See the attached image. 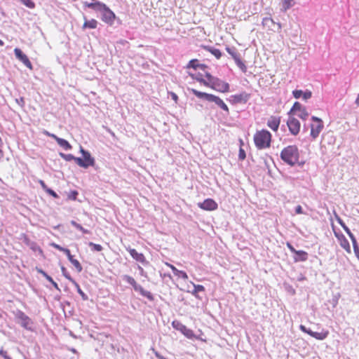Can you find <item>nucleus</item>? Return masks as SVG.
<instances>
[{"instance_id":"obj_63","label":"nucleus","mask_w":359,"mask_h":359,"mask_svg":"<svg viewBox=\"0 0 359 359\" xmlns=\"http://www.w3.org/2000/svg\"><path fill=\"white\" fill-rule=\"evenodd\" d=\"M51 284L53 285V286L57 289V290H59V287H58V285L56 282H55L54 280H53V282L51 283Z\"/></svg>"},{"instance_id":"obj_15","label":"nucleus","mask_w":359,"mask_h":359,"mask_svg":"<svg viewBox=\"0 0 359 359\" xmlns=\"http://www.w3.org/2000/svg\"><path fill=\"white\" fill-rule=\"evenodd\" d=\"M280 123V118L276 116H271L267 121V126L273 131H277Z\"/></svg>"},{"instance_id":"obj_59","label":"nucleus","mask_w":359,"mask_h":359,"mask_svg":"<svg viewBox=\"0 0 359 359\" xmlns=\"http://www.w3.org/2000/svg\"><path fill=\"white\" fill-rule=\"evenodd\" d=\"M113 18H114V25L115 24V22H116L118 25H120L121 23L120 19H118V18L116 19V17L114 13Z\"/></svg>"},{"instance_id":"obj_35","label":"nucleus","mask_w":359,"mask_h":359,"mask_svg":"<svg viewBox=\"0 0 359 359\" xmlns=\"http://www.w3.org/2000/svg\"><path fill=\"white\" fill-rule=\"evenodd\" d=\"M198 64L199 63L198 62V60H191L187 65V68H193L194 69H196L197 68H198Z\"/></svg>"},{"instance_id":"obj_49","label":"nucleus","mask_w":359,"mask_h":359,"mask_svg":"<svg viewBox=\"0 0 359 359\" xmlns=\"http://www.w3.org/2000/svg\"><path fill=\"white\" fill-rule=\"evenodd\" d=\"M46 193L48 194L49 195L52 196L55 198H58V195L53 190H52L50 189H46Z\"/></svg>"},{"instance_id":"obj_44","label":"nucleus","mask_w":359,"mask_h":359,"mask_svg":"<svg viewBox=\"0 0 359 359\" xmlns=\"http://www.w3.org/2000/svg\"><path fill=\"white\" fill-rule=\"evenodd\" d=\"M246 157V154H245V151L243 149H242L241 147L239 149V153H238V158L239 160H244Z\"/></svg>"},{"instance_id":"obj_19","label":"nucleus","mask_w":359,"mask_h":359,"mask_svg":"<svg viewBox=\"0 0 359 359\" xmlns=\"http://www.w3.org/2000/svg\"><path fill=\"white\" fill-rule=\"evenodd\" d=\"M129 252H130V255L132 256V257L133 259H135L136 261H137L143 264H148V262L146 261L145 257L142 253H139L135 249H130Z\"/></svg>"},{"instance_id":"obj_62","label":"nucleus","mask_w":359,"mask_h":359,"mask_svg":"<svg viewBox=\"0 0 359 359\" xmlns=\"http://www.w3.org/2000/svg\"><path fill=\"white\" fill-rule=\"evenodd\" d=\"M48 281H49L50 283L53 282V279L49 276V275H46L45 277H44Z\"/></svg>"},{"instance_id":"obj_42","label":"nucleus","mask_w":359,"mask_h":359,"mask_svg":"<svg viewBox=\"0 0 359 359\" xmlns=\"http://www.w3.org/2000/svg\"><path fill=\"white\" fill-rule=\"evenodd\" d=\"M303 91L302 90H294L292 91V95L294 98L299 99L302 96Z\"/></svg>"},{"instance_id":"obj_7","label":"nucleus","mask_w":359,"mask_h":359,"mask_svg":"<svg viewBox=\"0 0 359 359\" xmlns=\"http://www.w3.org/2000/svg\"><path fill=\"white\" fill-rule=\"evenodd\" d=\"M287 125L290 132L293 135H297L299 133L300 130V123L297 118L292 117V116H289Z\"/></svg>"},{"instance_id":"obj_25","label":"nucleus","mask_w":359,"mask_h":359,"mask_svg":"<svg viewBox=\"0 0 359 359\" xmlns=\"http://www.w3.org/2000/svg\"><path fill=\"white\" fill-rule=\"evenodd\" d=\"M189 76L193 79L196 80L197 81L200 82L201 83L203 84L204 86H207L209 85V83L207 82L206 80H205L203 78V75L201 73L197 74H189Z\"/></svg>"},{"instance_id":"obj_22","label":"nucleus","mask_w":359,"mask_h":359,"mask_svg":"<svg viewBox=\"0 0 359 359\" xmlns=\"http://www.w3.org/2000/svg\"><path fill=\"white\" fill-rule=\"evenodd\" d=\"M167 265L172 269L173 273L178 276L179 278H181L184 280L188 279V276L186 272L183 271L178 270L175 266H174L172 264H167Z\"/></svg>"},{"instance_id":"obj_46","label":"nucleus","mask_w":359,"mask_h":359,"mask_svg":"<svg viewBox=\"0 0 359 359\" xmlns=\"http://www.w3.org/2000/svg\"><path fill=\"white\" fill-rule=\"evenodd\" d=\"M205 77L208 79L207 82L210 83V84H212V82L214 81V79L217 78L212 76L209 72H205Z\"/></svg>"},{"instance_id":"obj_61","label":"nucleus","mask_w":359,"mask_h":359,"mask_svg":"<svg viewBox=\"0 0 359 359\" xmlns=\"http://www.w3.org/2000/svg\"><path fill=\"white\" fill-rule=\"evenodd\" d=\"M48 281H49L50 283L53 282V279L49 276V275H46L45 277H44Z\"/></svg>"},{"instance_id":"obj_10","label":"nucleus","mask_w":359,"mask_h":359,"mask_svg":"<svg viewBox=\"0 0 359 359\" xmlns=\"http://www.w3.org/2000/svg\"><path fill=\"white\" fill-rule=\"evenodd\" d=\"M172 324L173 327H175L176 330H180L187 338L191 339L194 337V332L191 330L187 328L184 325L182 324L178 321H173Z\"/></svg>"},{"instance_id":"obj_30","label":"nucleus","mask_w":359,"mask_h":359,"mask_svg":"<svg viewBox=\"0 0 359 359\" xmlns=\"http://www.w3.org/2000/svg\"><path fill=\"white\" fill-rule=\"evenodd\" d=\"M226 50L228 52V53L231 55L233 59H235L236 57L240 55V54L237 52L236 49L234 47L230 48L227 46L226 48Z\"/></svg>"},{"instance_id":"obj_27","label":"nucleus","mask_w":359,"mask_h":359,"mask_svg":"<svg viewBox=\"0 0 359 359\" xmlns=\"http://www.w3.org/2000/svg\"><path fill=\"white\" fill-rule=\"evenodd\" d=\"M233 60H234L236 65L241 69V70L244 73L246 72L247 67H246L245 63L241 60L240 55Z\"/></svg>"},{"instance_id":"obj_64","label":"nucleus","mask_w":359,"mask_h":359,"mask_svg":"<svg viewBox=\"0 0 359 359\" xmlns=\"http://www.w3.org/2000/svg\"><path fill=\"white\" fill-rule=\"evenodd\" d=\"M171 96H172V100L177 101L178 97H177V95L175 93H171Z\"/></svg>"},{"instance_id":"obj_26","label":"nucleus","mask_w":359,"mask_h":359,"mask_svg":"<svg viewBox=\"0 0 359 359\" xmlns=\"http://www.w3.org/2000/svg\"><path fill=\"white\" fill-rule=\"evenodd\" d=\"M205 49L211 53L217 59H219L222 57V53L219 49L210 46L206 47Z\"/></svg>"},{"instance_id":"obj_31","label":"nucleus","mask_w":359,"mask_h":359,"mask_svg":"<svg viewBox=\"0 0 359 359\" xmlns=\"http://www.w3.org/2000/svg\"><path fill=\"white\" fill-rule=\"evenodd\" d=\"M351 242L353 244V251L356 256V257L359 259V246L357 242L356 238L351 239Z\"/></svg>"},{"instance_id":"obj_40","label":"nucleus","mask_w":359,"mask_h":359,"mask_svg":"<svg viewBox=\"0 0 359 359\" xmlns=\"http://www.w3.org/2000/svg\"><path fill=\"white\" fill-rule=\"evenodd\" d=\"M334 216H335L336 220L340 224V226L343 228L344 230H345V228H348V226L346 225V224L344 222V221L341 219V217L335 212H334Z\"/></svg>"},{"instance_id":"obj_41","label":"nucleus","mask_w":359,"mask_h":359,"mask_svg":"<svg viewBox=\"0 0 359 359\" xmlns=\"http://www.w3.org/2000/svg\"><path fill=\"white\" fill-rule=\"evenodd\" d=\"M77 196H78V191H71L69 194H68V199L69 200H72V201H75L77 198Z\"/></svg>"},{"instance_id":"obj_4","label":"nucleus","mask_w":359,"mask_h":359,"mask_svg":"<svg viewBox=\"0 0 359 359\" xmlns=\"http://www.w3.org/2000/svg\"><path fill=\"white\" fill-rule=\"evenodd\" d=\"M207 86L221 93H226L229 91V84L218 78L214 79L212 84L209 83V85Z\"/></svg>"},{"instance_id":"obj_6","label":"nucleus","mask_w":359,"mask_h":359,"mask_svg":"<svg viewBox=\"0 0 359 359\" xmlns=\"http://www.w3.org/2000/svg\"><path fill=\"white\" fill-rule=\"evenodd\" d=\"M299 329L303 332H305V333L309 334L310 336H311L312 337H313L316 339H318V340L325 339V338H327V337L329 334V332L327 330L323 331L321 332H313L311 329L307 328L305 325H300Z\"/></svg>"},{"instance_id":"obj_11","label":"nucleus","mask_w":359,"mask_h":359,"mask_svg":"<svg viewBox=\"0 0 359 359\" xmlns=\"http://www.w3.org/2000/svg\"><path fill=\"white\" fill-rule=\"evenodd\" d=\"M198 205L200 208L205 210H215L217 208V203L212 198H207L202 203H198Z\"/></svg>"},{"instance_id":"obj_60","label":"nucleus","mask_w":359,"mask_h":359,"mask_svg":"<svg viewBox=\"0 0 359 359\" xmlns=\"http://www.w3.org/2000/svg\"><path fill=\"white\" fill-rule=\"evenodd\" d=\"M48 281H49L50 283L53 282V279L49 276V275H46L45 277H44Z\"/></svg>"},{"instance_id":"obj_56","label":"nucleus","mask_w":359,"mask_h":359,"mask_svg":"<svg viewBox=\"0 0 359 359\" xmlns=\"http://www.w3.org/2000/svg\"><path fill=\"white\" fill-rule=\"evenodd\" d=\"M36 271L41 273L43 277H45V276L47 275V273L41 269L36 268Z\"/></svg>"},{"instance_id":"obj_13","label":"nucleus","mask_w":359,"mask_h":359,"mask_svg":"<svg viewBox=\"0 0 359 359\" xmlns=\"http://www.w3.org/2000/svg\"><path fill=\"white\" fill-rule=\"evenodd\" d=\"M233 102L235 104L246 103L250 98V94L246 92H242L240 94L231 95Z\"/></svg>"},{"instance_id":"obj_3","label":"nucleus","mask_w":359,"mask_h":359,"mask_svg":"<svg viewBox=\"0 0 359 359\" xmlns=\"http://www.w3.org/2000/svg\"><path fill=\"white\" fill-rule=\"evenodd\" d=\"M271 134L267 130L257 131L254 135V142L258 149H264L270 147L271 142Z\"/></svg>"},{"instance_id":"obj_28","label":"nucleus","mask_w":359,"mask_h":359,"mask_svg":"<svg viewBox=\"0 0 359 359\" xmlns=\"http://www.w3.org/2000/svg\"><path fill=\"white\" fill-rule=\"evenodd\" d=\"M262 25L264 27L271 28V26L274 25L275 22L271 18H264L262 20Z\"/></svg>"},{"instance_id":"obj_16","label":"nucleus","mask_w":359,"mask_h":359,"mask_svg":"<svg viewBox=\"0 0 359 359\" xmlns=\"http://www.w3.org/2000/svg\"><path fill=\"white\" fill-rule=\"evenodd\" d=\"M335 236L338 238L340 245L348 253H351V247L348 241L345 238L343 234L338 235L335 233Z\"/></svg>"},{"instance_id":"obj_18","label":"nucleus","mask_w":359,"mask_h":359,"mask_svg":"<svg viewBox=\"0 0 359 359\" xmlns=\"http://www.w3.org/2000/svg\"><path fill=\"white\" fill-rule=\"evenodd\" d=\"M323 127V123H318L316 125L311 124V136L313 139H316L319 135Z\"/></svg>"},{"instance_id":"obj_12","label":"nucleus","mask_w":359,"mask_h":359,"mask_svg":"<svg viewBox=\"0 0 359 359\" xmlns=\"http://www.w3.org/2000/svg\"><path fill=\"white\" fill-rule=\"evenodd\" d=\"M82 4L84 7L91 8L97 13H99L101 10H103L104 6V4L97 1V0H90V3H88V1H83Z\"/></svg>"},{"instance_id":"obj_20","label":"nucleus","mask_w":359,"mask_h":359,"mask_svg":"<svg viewBox=\"0 0 359 359\" xmlns=\"http://www.w3.org/2000/svg\"><path fill=\"white\" fill-rule=\"evenodd\" d=\"M293 259L294 262H305L308 259V253L304 250H297Z\"/></svg>"},{"instance_id":"obj_54","label":"nucleus","mask_w":359,"mask_h":359,"mask_svg":"<svg viewBox=\"0 0 359 359\" xmlns=\"http://www.w3.org/2000/svg\"><path fill=\"white\" fill-rule=\"evenodd\" d=\"M311 120H312L313 122H316V123H323L322 119H321V118H318V117H317V116H312V117H311Z\"/></svg>"},{"instance_id":"obj_53","label":"nucleus","mask_w":359,"mask_h":359,"mask_svg":"<svg viewBox=\"0 0 359 359\" xmlns=\"http://www.w3.org/2000/svg\"><path fill=\"white\" fill-rule=\"evenodd\" d=\"M295 212L296 214H303V209H302V207L301 205H297L296 208H295Z\"/></svg>"},{"instance_id":"obj_47","label":"nucleus","mask_w":359,"mask_h":359,"mask_svg":"<svg viewBox=\"0 0 359 359\" xmlns=\"http://www.w3.org/2000/svg\"><path fill=\"white\" fill-rule=\"evenodd\" d=\"M62 252H64L67 255L69 261L72 259V258H74V257L72 255L71 252L69 249L65 248L64 250L62 251Z\"/></svg>"},{"instance_id":"obj_55","label":"nucleus","mask_w":359,"mask_h":359,"mask_svg":"<svg viewBox=\"0 0 359 359\" xmlns=\"http://www.w3.org/2000/svg\"><path fill=\"white\" fill-rule=\"evenodd\" d=\"M74 283H75V284L76 285V286L78 287V292H79V294L83 297V299H86V298H85V294H84V293H83V292L80 289V287H79V285H78L76 282H75Z\"/></svg>"},{"instance_id":"obj_23","label":"nucleus","mask_w":359,"mask_h":359,"mask_svg":"<svg viewBox=\"0 0 359 359\" xmlns=\"http://www.w3.org/2000/svg\"><path fill=\"white\" fill-rule=\"evenodd\" d=\"M295 4L294 0H281V8L282 12H286L287 10L291 8Z\"/></svg>"},{"instance_id":"obj_45","label":"nucleus","mask_w":359,"mask_h":359,"mask_svg":"<svg viewBox=\"0 0 359 359\" xmlns=\"http://www.w3.org/2000/svg\"><path fill=\"white\" fill-rule=\"evenodd\" d=\"M312 96V93L310 90H306V91H303L302 97L303 99L306 100L309 98H311Z\"/></svg>"},{"instance_id":"obj_24","label":"nucleus","mask_w":359,"mask_h":359,"mask_svg":"<svg viewBox=\"0 0 359 359\" xmlns=\"http://www.w3.org/2000/svg\"><path fill=\"white\" fill-rule=\"evenodd\" d=\"M305 107H304L299 102H295L294 103L292 107L291 108V109L288 112V115L289 116L294 115V114H296V113L297 111L299 112V111H301Z\"/></svg>"},{"instance_id":"obj_48","label":"nucleus","mask_w":359,"mask_h":359,"mask_svg":"<svg viewBox=\"0 0 359 359\" xmlns=\"http://www.w3.org/2000/svg\"><path fill=\"white\" fill-rule=\"evenodd\" d=\"M62 252H64L67 255L69 261L72 259V258H74V257L72 255L71 252L69 249L65 248L64 250L62 251Z\"/></svg>"},{"instance_id":"obj_52","label":"nucleus","mask_w":359,"mask_h":359,"mask_svg":"<svg viewBox=\"0 0 359 359\" xmlns=\"http://www.w3.org/2000/svg\"><path fill=\"white\" fill-rule=\"evenodd\" d=\"M346 233L348 234V236H349V238L351 239H353L355 238V236L351 233V230L348 228H345V230H344Z\"/></svg>"},{"instance_id":"obj_37","label":"nucleus","mask_w":359,"mask_h":359,"mask_svg":"<svg viewBox=\"0 0 359 359\" xmlns=\"http://www.w3.org/2000/svg\"><path fill=\"white\" fill-rule=\"evenodd\" d=\"M309 113L308 111H306V108L303 109L301 111H299V113L297 114V116L303 119V120H306L308 117H309Z\"/></svg>"},{"instance_id":"obj_32","label":"nucleus","mask_w":359,"mask_h":359,"mask_svg":"<svg viewBox=\"0 0 359 359\" xmlns=\"http://www.w3.org/2000/svg\"><path fill=\"white\" fill-rule=\"evenodd\" d=\"M69 262L76 269L78 272H81L82 271V269H83L82 266H81V264H80V262L77 259H76L74 258H72V259L69 260Z\"/></svg>"},{"instance_id":"obj_21","label":"nucleus","mask_w":359,"mask_h":359,"mask_svg":"<svg viewBox=\"0 0 359 359\" xmlns=\"http://www.w3.org/2000/svg\"><path fill=\"white\" fill-rule=\"evenodd\" d=\"M84 23L82 26L83 29H95L97 25V22L95 19L87 20L86 17H84Z\"/></svg>"},{"instance_id":"obj_58","label":"nucleus","mask_w":359,"mask_h":359,"mask_svg":"<svg viewBox=\"0 0 359 359\" xmlns=\"http://www.w3.org/2000/svg\"><path fill=\"white\" fill-rule=\"evenodd\" d=\"M39 183L42 188L46 191V189H48L47 186L46 185L45 182L43 180H40Z\"/></svg>"},{"instance_id":"obj_51","label":"nucleus","mask_w":359,"mask_h":359,"mask_svg":"<svg viewBox=\"0 0 359 359\" xmlns=\"http://www.w3.org/2000/svg\"><path fill=\"white\" fill-rule=\"evenodd\" d=\"M286 245L288 248V249L290 250L291 252H292L294 254L296 252L297 250L293 247V245L290 243L287 242Z\"/></svg>"},{"instance_id":"obj_2","label":"nucleus","mask_w":359,"mask_h":359,"mask_svg":"<svg viewBox=\"0 0 359 359\" xmlns=\"http://www.w3.org/2000/svg\"><path fill=\"white\" fill-rule=\"evenodd\" d=\"M191 93L196 95L197 97L201 99H204L210 102H215L219 107L223 109L227 114L229 113V109L227 105L224 102V101L220 99L218 96H216L212 94H209L207 93L201 92L196 89H191Z\"/></svg>"},{"instance_id":"obj_5","label":"nucleus","mask_w":359,"mask_h":359,"mask_svg":"<svg viewBox=\"0 0 359 359\" xmlns=\"http://www.w3.org/2000/svg\"><path fill=\"white\" fill-rule=\"evenodd\" d=\"M83 155V158H76L75 159V162L81 167L88 168L94 164V160L90 157V155L88 152L85 151L83 149H81Z\"/></svg>"},{"instance_id":"obj_57","label":"nucleus","mask_w":359,"mask_h":359,"mask_svg":"<svg viewBox=\"0 0 359 359\" xmlns=\"http://www.w3.org/2000/svg\"><path fill=\"white\" fill-rule=\"evenodd\" d=\"M198 68L203 71H205L206 68H208V66L204 64H198Z\"/></svg>"},{"instance_id":"obj_34","label":"nucleus","mask_w":359,"mask_h":359,"mask_svg":"<svg viewBox=\"0 0 359 359\" xmlns=\"http://www.w3.org/2000/svg\"><path fill=\"white\" fill-rule=\"evenodd\" d=\"M23 5L29 8H34L35 4L32 0H19Z\"/></svg>"},{"instance_id":"obj_38","label":"nucleus","mask_w":359,"mask_h":359,"mask_svg":"<svg viewBox=\"0 0 359 359\" xmlns=\"http://www.w3.org/2000/svg\"><path fill=\"white\" fill-rule=\"evenodd\" d=\"M88 245L91 248V250L93 251L100 252L102 250V247L99 244H95L92 242H90Z\"/></svg>"},{"instance_id":"obj_1","label":"nucleus","mask_w":359,"mask_h":359,"mask_svg":"<svg viewBox=\"0 0 359 359\" xmlns=\"http://www.w3.org/2000/svg\"><path fill=\"white\" fill-rule=\"evenodd\" d=\"M280 157L287 164L294 166L296 164L303 165L299 163V151L296 145H289L285 147L280 152Z\"/></svg>"},{"instance_id":"obj_43","label":"nucleus","mask_w":359,"mask_h":359,"mask_svg":"<svg viewBox=\"0 0 359 359\" xmlns=\"http://www.w3.org/2000/svg\"><path fill=\"white\" fill-rule=\"evenodd\" d=\"M62 273H63L64 276L67 279H68L69 280H70V281H72L73 283H75V281L72 278L70 275L67 272V270H66V269L64 266L62 267Z\"/></svg>"},{"instance_id":"obj_14","label":"nucleus","mask_w":359,"mask_h":359,"mask_svg":"<svg viewBox=\"0 0 359 359\" xmlns=\"http://www.w3.org/2000/svg\"><path fill=\"white\" fill-rule=\"evenodd\" d=\"M135 291L139 292L142 296L147 297L150 301H154V295L149 291L145 290L140 285L137 284L133 287Z\"/></svg>"},{"instance_id":"obj_33","label":"nucleus","mask_w":359,"mask_h":359,"mask_svg":"<svg viewBox=\"0 0 359 359\" xmlns=\"http://www.w3.org/2000/svg\"><path fill=\"white\" fill-rule=\"evenodd\" d=\"M123 280H125L128 283L131 285L133 287H134L135 285H137L135 280L130 276H128V275L123 276Z\"/></svg>"},{"instance_id":"obj_9","label":"nucleus","mask_w":359,"mask_h":359,"mask_svg":"<svg viewBox=\"0 0 359 359\" xmlns=\"http://www.w3.org/2000/svg\"><path fill=\"white\" fill-rule=\"evenodd\" d=\"M43 134L46 135V136L53 138L57 142L58 145H60L65 150H69L72 148V145L66 140L58 137L55 134L50 133L47 130H44Z\"/></svg>"},{"instance_id":"obj_50","label":"nucleus","mask_w":359,"mask_h":359,"mask_svg":"<svg viewBox=\"0 0 359 359\" xmlns=\"http://www.w3.org/2000/svg\"><path fill=\"white\" fill-rule=\"evenodd\" d=\"M50 245L52 247H53L54 248H55V249H57V250H60L61 252H62L64 250V249H65V248H63V247L60 246V245L56 244L55 243H50Z\"/></svg>"},{"instance_id":"obj_8","label":"nucleus","mask_w":359,"mask_h":359,"mask_svg":"<svg viewBox=\"0 0 359 359\" xmlns=\"http://www.w3.org/2000/svg\"><path fill=\"white\" fill-rule=\"evenodd\" d=\"M14 53L18 60L21 61L28 69H32L33 66L28 57L22 53V51L18 48H15L14 49Z\"/></svg>"},{"instance_id":"obj_29","label":"nucleus","mask_w":359,"mask_h":359,"mask_svg":"<svg viewBox=\"0 0 359 359\" xmlns=\"http://www.w3.org/2000/svg\"><path fill=\"white\" fill-rule=\"evenodd\" d=\"M70 223L73 226H74L75 228H76L77 229H79V231L83 232V233H90V231L88 230L85 229L81 224H79L76 222L72 220V221H71Z\"/></svg>"},{"instance_id":"obj_17","label":"nucleus","mask_w":359,"mask_h":359,"mask_svg":"<svg viewBox=\"0 0 359 359\" xmlns=\"http://www.w3.org/2000/svg\"><path fill=\"white\" fill-rule=\"evenodd\" d=\"M99 13L101 15L102 20L106 22H110L112 18V11L104 6V9L101 10Z\"/></svg>"},{"instance_id":"obj_36","label":"nucleus","mask_w":359,"mask_h":359,"mask_svg":"<svg viewBox=\"0 0 359 359\" xmlns=\"http://www.w3.org/2000/svg\"><path fill=\"white\" fill-rule=\"evenodd\" d=\"M60 156L65 161H70L72 160H74L77 158V157H74L72 154H63V153H60Z\"/></svg>"},{"instance_id":"obj_39","label":"nucleus","mask_w":359,"mask_h":359,"mask_svg":"<svg viewBox=\"0 0 359 359\" xmlns=\"http://www.w3.org/2000/svg\"><path fill=\"white\" fill-rule=\"evenodd\" d=\"M194 290L192 292L193 294L196 296V293L205 290V287L201 285H194Z\"/></svg>"}]
</instances>
